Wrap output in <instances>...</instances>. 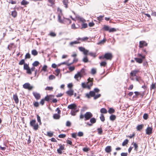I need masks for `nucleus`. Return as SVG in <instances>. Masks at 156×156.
I'll list each match as a JSON object with an SVG mask.
<instances>
[{"instance_id": "obj_4", "label": "nucleus", "mask_w": 156, "mask_h": 156, "mask_svg": "<svg viewBox=\"0 0 156 156\" xmlns=\"http://www.w3.org/2000/svg\"><path fill=\"white\" fill-rule=\"evenodd\" d=\"M58 21L60 23L62 24L65 23V22H66V21H69L68 24L71 23V21L69 19L64 18L63 19H61V16L59 14H58Z\"/></svg>"}, {"instance_id": "obj_7", "label": "nucleus", "mask_w": 156, "mask_h": 156, "mask_svg": "<svg viewBox=\"0 0 156 156\" xmlns=\"http://www.w3.org/2000/svg\"><path fill=\"white\" fill-rule=\"evenodd\" d=\"M23 87L25 89L29 90H31L33 88L32 86H31L30 84L29 83H26L23 85Z\"/></svg>"}, {"instance_id": "obj_5", "label": "nucleus", "mask_w": 156, "mask_h": 156, "mask_svg": "<svg viewBox=\"0 0 156 156\" xmlns=\"http://www.w3.org/2000/svg\"><path fill=\"white\" fill-rule=\"evenodd\" d=\"M102 29L106 31H108L110 33L115 32L117 31V30L115 28H110L108 26L105 25H104Z\"/></svg>"}, {"instance_id": "obj_26", "label": "nucleus", "mask_w": 156, "mask_h": 156, "mask_svg": "<svg viewBox=\"0 0 156 156\" xmlns=\"http://www.w3.org/2000/svg\"><path fill=\"white\" fill-rule=\"evenodd\" d=\"M29 2L26 1L25 0H23L21 2V4L22 5H26L28 4Z\"/></svg>"}, {"instance_id": "obj_30", "label": "nucleus", "mask_w": 156, "mask_h": 156, "mask_svg": "<svg viewBox=\"0 0 156 156\" xmlns=\"http://www.w3.org/2000/svg\"><path fill=\"white\" fill-rule=\"evenodd\" d=\"M31 54L34 56H36L37 55L38 52L36 50L34 49L32 51Z\"/></svg>"}, {"instance_id": "obj_34", "label": "nucleus", "mask_w": 156, "mask_h": 156, "mask_svg": "<svg viewBox=\"0 0 156 156\" xmlns=\"http://www.w3.org/2000/svg\"><path fill=\"white\" fill-rule=\"evenodd\" d=\"M96 73V68H93L91 69V73L92 75H94Z\"/></svg>"}, {"instance_id": "obj_61", "label": "nucleus", "mask_w": 156, "mask_h": 156, "mask_svg": "<svg viewBox=\"0 0 156 156\" xmlns=\"http://www.w3.org/2000/svg\"><path fill=\"white\" fill-rule=\"evenodd\" d=\"M83 52L85 55H88V53L89 52V51L88 50L85 49Z\"/></svg>"}, {"instance_id": "obj_38", "label": "nucleus", "mask_w": 156, "mask_h": 156, "mask_svg": "<svg viewBox=\"0 0 156 156\" xmlns=\"http://www.w3.org/2000/svg\"><path fill=\"white\" fill-rule=\"evenodd\" d=\"M80 43L79 42L77 41H75L73 42H71L70 43V45L71 46H73L74 44H76Z\"/></svg>"}, {"instance_id": "obj_63", "label": "nucleus", "mask_w": 156, "mask_h": 156, "mask_svg": "<svg viewBox=\"0 0 156 156\" xmlns=\"http://www.w3.org/2000/svg\"><path fill=\"white\" fill-rule=\"evenodd\" d=\"M138 55L139 57L141 58L142 59H144L145 58V56L144 55H142L141 54H138Z\"/></svg>"}, {"instance_id": "obj_56", "label": "nucleus", "mask_w": 156, "mask_h": 156, "mask_svg": "<svg viewBox=\"0 0 156 156\" xmlns=\"http://www.w3.org/2000/svg\"><path fill=\"white\" fill-rule=\"evenodd\" d=\"M53 89V87H47L45 88L46 90H52Z\"/></svg>"}, {"instance_id": "obj_3", "label": "nucleus", "mask_w": 156, "mask_h": 156, "mask_svg": "<svg viewBox=\"0 0 156 156\" xmlns=\"http://www.w3.org/2000/svg\"><path fill=\"white\" fill-rule=\"evenodd\" d=\"M30 126L32 127L35 131L37 130L39 127V125L35 119H32L31 120L30 122Z\"/></svg>"}, {"instance_id": "obj_39", "label": "nucleus", "mask_w": 156, "mask_h": 156, "mask_svg": "<svg viewBox=\"0 0 156 156\" xmlns=\"http://www.w3.org/2000/svg\"><path fill=\"white\" fill-rule=\"evenodd\" d=\"M115 110L114 109L112 108H110L109 109V110H108V112L110 114H112L114 112H115Z\"/></svg>"}, {"instance_id": "obj_9", "label": "nucleus", "mask_w": 156, "mask_h": 156, "mask_svg": "<svg viewBox=\"0 0 156 156\" xmlns=\"http://www.w3.org/2000/svg\"><path fill=\"white\" fill-rule=\"evenodd\" d=\"M90 123L89 122H87L86 124L89 126H92V124L95 123L96 122V119L94 118H91L90 119Z\"/></svg>"}, {"instance_id": "obj_51", "label": "nucleus", "mask_w": 156, "mask_h": 156, "mask_svg": "<svg viewBox=\"0 0 156 156\" xmlns=\"http://www.w3.org/2000/svg\"><path fill=\"white\" fill-rule=\"evenodd\" d=\"M85 70L84 68H82L81 69L80 71L78 72V73H79L80 74L83 75V73H84Z\"/></svg>"}, {"instance_id": "obj_13", "label": "nucleus", "mask_w": 156, "mask_h": 156, "mask_svg": "<svg viewBox=\"0 0 156 156\" xmlns=\"http://www.w3.org/2000/svg\"><path fill=\"white\" fill-rule=\"evenodd\" d=\"M139 72V70L138 69H136L131 71L130 73V75L131 76H135L136 77L137 76L136 74Z\"/></svg>"}, {"instance_id": "obj_21", "label": "nucleus", "mask_w": 156, "mask_h": 156, "mask_svg": "<svg viewBox=\"0 0 156 156\" xmlns=\"http://www.w3.org/2000/svg\"><path fill=\"white\" fill-rule=\"evenodd\" d=\"M13 99L15 101L16 103L17 104L19 102V99L16 94H14L13 95Z\"/></svg>"}, {"instance_id": "obj_16", "label": "nucleus", "mask_w": 156, "mask_h": 156, "mask_svg": "<svg viewBox=\"0 0 156 156\" xmlns=\"http://www.w3.org/2000/svg\"><path fill=\"white\" fill-rule=\"evenodd\" d=\"M152 129L151 127H148L146 129V133L148 135H150L152 133Z\"/></svg>"}, {"instance_id": "obj_58", "label": "nucleus", "mask_w": 156, "mask_h": 156, "mask_svg": "<svg viewBox=\"0 0 156 156\" xmlns=\"http://www.w3.org/2000/svg\"><path fill=\"white\" fill-rule=\"evenodd\" d=\"M90 150V149L87 147H84L83 149V150L84 152H87Z\"/></svg>"}, {"instance_id": "obj_20", "label": "nucleus", "mask_w": 156, "mask_h": 156, "mask_svg": "<svg viewBox=\"0 0 156 156\" xmlns=\"http://www.w3.org/2000/svg\"><path fill=\"white\" fill-rule=\"evenodd\" d=\"M74 91L73 90L70 89L66 92V93L69 96H71L73 95Z\"/></svg>"}, {"instance_id": "obj_23", "label": "nucleus", "mask_w": 156, "mask_h": 156, "mask_svg": "<svg viewBox=\"0 0 156 156\" xmlns=\"http://www.w3.org/2000/svg\"><path fill=\"white\" fill-rule=\"evenodd\" d=\"M144 125L143 124L138 125L136 127V129L138 131H140V130L143 128Z\"/></svg>"}, {"instance_id": "obj_46", "label": "nucleus", "mask_w": 156, "mask_h": 156, "mask_svg": "<svg viewBox=\"0 0 156 156\" xmlns=\"http://www.w3.org/2000/svg\"><path fill=\"white\" fill-rule=\"evenodd\" d=\"M97 130L98 131V133L99 134H101L103 132L102 130V129L101 128H98L97 129Z\"/></svg>"}, {"instance_id": "obj_57", "label": "nucleus", "mask_w": 156, "mask_h": 156, "mask_svg": "<svg viewBox=\"0 0 156 156\" xmlns=\"http://www.w3.org/2000/svg\"><path fill=\"white\" fill-rule=\"evenodd\" d=\"M107 64L106 62L105 61H103L101 62L100 63V65L101 66H105Z\"/></svg>"}, {"instance_id": "obj_24", "label": "nucleus", "mask_w": 156, "mask_h": 156, "mask_svg": "<svg viewBox=\"0 0 156 156\" xmlns=\"http://www.w3.org/2000/svg\"><path fill=\"white\" fill-rule=\"evenodd\" d=\"M53 117L54 119H59L60 117V116L58 114H55L53 115Z\"/></svg>"}, {"instance_id": "obj_37", "label": "nucleus", "mask_w": 156, "mask_h": 156, "mask_svg": "<svg viewBox=\"0 0 156 156\" xmlns=\"http://www.w3.org/2000/svg\"><path fill=\"white\" fill-rule=\"evenodd\" d=\"M88 55L91 56L95 58L96 57V53L92 52H89Z\"/></svg>"}, {"instance_id": "obj_12", "label": "nucleus", "mask_w": 156, "mask_h": 156, "mask_svg": "<svg viewBox=\"0 0 156 156\" xmlns=\"http://www.w3.org/2000/svg\"><path fill=\"white\" fill-rule=\"evenodd\" d=\"M93 78H90V77L87 79L88 82L87 83V86H89L90 89V87H91L93 84Z\"/></svg>"}, {"instance_id": "obj_53", "label": "nucleus", "mask_w": 156, "mask_h": 156, "mask_svg": "<svg viewBox=\"0 0 156 156\" xmlns=\"http://www.w3.org/2000/svg\"><path fill=\"white\" fill-rule=\"evenodd\" d=\"M63 3L64 5L65 6V7L67 8L68 5L67 0H63Z\"/></svg>"}, {"instance_id": "obj_35", "label": "nucleus", "mask_w": 156, "mask_h": 156, "mask_svg": "<svg viewBox=\"0 0 156 156\" xmlns=\"http://www.w3.org/2000/svg\"><path fill=\"white\" fill-rule=\"evenodd\" d=\"M40 63L38 61H35L32 64L33 66H37L39 65Z\"/></svg>"}, {"instance_id": "obj_28", "label": "nucleus", "mask_w": 156, "mask_h": 156, "mask_svg": "<svg viewBox=\"0 0 156 156\" xmlns=\"http://www.w3.org/2000/svg\"><path fill=\"white\" fill-rule=\"evenodd\" d=\"M82 86L83 88H87L88 89H90V87L89 86H87V84H86L85 83H82Z\"/></svg>"}, {"instance_id": "obj_29", "label": "nucleus", "mask_w": 156, "mask_h": 156, "mask_svg": "<svg viewBox=\"0 0 156 156\" xmlns=\"http://www.w3.org/2000/svg\"><path fill=\"white\" fill-rule=\"evenodd\" d=\"M106 41V40L105 38H104L103 39L97 43V44L101 45V44H103L105 43Z\"/></svg>"}, {"instance_id": "obj_36", "label": "nucleus", "mask_w": 156, "mask_h": 156, "mask_svg": "<svg viewBox=\"0 0 156 156\" xmlns=\"http://www.w3.org/2000/svg\"><path fill=\"white\" fill-rule=\"evenodd\" d=\"M116 116L114 115H111L110 117V119L111 120L113 121L116 119Z\"/></svg>"}, {"instance_id": "obj_41", "label": "nucleus", "mask_w": 156, "mask_h": 156, "mask_svg": "<svg viewBox=\"0 0 156 156\" xmlns=\"http://www.w3.org/2000/svg\"><path fill=\"white\" fill-rule=\"evenodd\" d=\"M100 118L101 121L102 122H104L105 120V118L104 115L102 114H101Z\"/></svg>"}, {"instance_id": "obj_40", "label": "nucleus", "mask_w": 156, "mask_h": 156, "mask_svg": "<svg viewBox=\"0 0 156 156\" xmlns=\"http://www.w3.org/2000/svg\"><path fill=\"white\" fill-rule=\"evenodd\" d=\"M25 64H27L25 63V60L23 59L21 60L19 62V64L20 65H24Z\"/></svg>"}, {"instance_id": "obj_32", "label": "nucleus", "mask_w": 156, "mask_h": 156, "mask_svg": "<svg viewBox=\"0 0 156 156\" xmlns=\"http://www.w3.org/2000/svg\"><path fill=\"white\" fill-rule=\"evenodd\" d=\"M60 72V69H57L55 71L54 74H55L56 76H58Z\"/></svg>"}, {"instance_id": "obj_22", "label": "nucleus", "mask_w": 156, "mask_h": 156, "mask_svg": "<svg viewBox=\"0 0 156 156\" xmlns=\"http://www.w3.org/2000/svg\"><path fill=\"white\" fill-rule=\"evenodd\" d=\"M134 59L137 62L139 63H141L143 62V59L141 58H135Z\"/></svg>"}, {"instance_id": "obj_50", "label": "nucleus", "mask_w": 156, "mask_h": 156, "mask_svg": "<svg viewBox=\"0 0 156 156\" xmlns=\"http://www.w3.org/2000/svg\"><path fill=\"white\" fill-rule=\"evenodd\" d=\"M71 113L72 115L73 116H75L76 115V112L75 111V109L72 110L71 111Z\"/></svg>"}, {"instance_id": "obj_25", "label": "nucleus", "mask_w": 156, "mask_h": 156, "mask_svg": "<svg viewBox=\"0 0 156 156\" xmlns=\"http://www.w3.org/2000/svg\"><path fill=\"white\" fill-rule=\"evenodd\" d=\"M17 14V12L16 10H14L12 12L11 15L14 18L16 17Z\"/></svg>"}, {"instance_id": "obj_43", "label": "nucleus", "mask_w": 156, "mask_h": 156, "mask_svg": "<svg viewBox=\"0 0 156 156\" xmlns=\"http://www.w3.org/2000/svg\"><path fill=\"white\" fill-rule=\"evenodd\" d=\"M31 58V56L30 54L29 53H27L26 54L25 56V59H30Z\"/></svg>"}, {"instance_id": "obj_62", "label": "nucleus", "mask_w": 156, "mask_h": 156, "mask_svg": "<svg viewBox=\"0 0 156 156\" xmlns=\"http://www.w3.org/2000/svg\"><path fill=\"white\" fill-rule=\"evenodd\" d=\"M47 66L44 65L43 66V67L42 70L44 72H45L47 70Z\"/></svg>"}, {"instance_id": "obj_59", "label": "nucleus", "mask_w": 156, "mask_h": 156, "mask_svg": "<svg viewBox=\"0 0 156 156\" xmlns=\"http://www.w3.org/2000/svg\"><path fill=\"white\" fill-rule=\"evenodd\" d=\"M77 135L79 137L82 136L83 135V133L82 132H79L78 133Z\"/></svg>"}, {"instance_id": "obj_48", "label": "nucleus", "mask_w": 156, "mask_h": 156, "mask_svg": "<svg viewBox=\"0 0 156 156\" xmlns=\"http://www.w3.org/2000/svg\"><path fill=\"white\" fill-rule=\"evenodd\" d=\"M83 61L84 62H87L88 61V59L86 56H85L83 59Z\"/></svg>"}, {"instance_id": "obj_52", "label": "nucleus", "mask_w": 156, "mask_h": 156, "mask_svg": "<svg viewBox=\"0 0 156 156\" xmlns=\"http://www.w3.org/2000/svg\"><path fill=\"white\" fill-rule=\"evenodd\" d=\"M148 115L147 113H144L143 115V118L145 120L147 119L148 118Z\"/></svg>"}, {"instance_id": "obj_60", "label": "nucleus", "mask_w": 156, "mask_h": 156, "mask_svg": "<svg viewBox=\"0 0 156 156\" xmlns=\"http://www.w3.org/2000/svg\"><path fill=\"white\" fill-rule=\"evenodd\" d=\"M58 136L60 138H64L66 137V135L65 134H61L59 135Z\"/></svg>"}, {"instance_id": "obj_42", "label": "nucleus", "mask_w": 156, "mask_h": 156, "mask_svg": "<svg viewBox=\"0 0 156 156\" xmlns=\"http://www.w3.org/2000/svg\"><path fill=\"white\" fill-rule=\"evenodd\" d=\"M129 142V140L128 139H126L122 143V145L123 146H125Z\"/></svg>"}, {"instance_id": "obj_44", "label": "nucleus", "mask_w": 156, "mask_h": 156, "mask_svg": "<svg viewBox=\"0 0 156 156\" xmlns=\"http://www.w3.org/2000/svg\"><path fill=\"white\" fill-rule=\"evenodd\" d=\"M87 27V24L86 23H83L82 24V27L81 29L86 28Z\"/></svg>"}, {"instance_id": "obj_33", "label": "nucleus", "mask_w": 156, "mask_h": 156, "mask_svg": "<svg viewBox=\"0 0 156 156\" xmlns=\"http://www.w3.org/2000/svg\"><path fill=\"white\" fill-rule=\"evenodd\" d=\"M156 88V85L155 83H153L151 85L150 87V90L154 89Z\"/></svg>"}, {"instance_id": "obj_27", "label": "nucleus", "mask_w": 156, "mask_h": 156, "mask_svg": "<svg viewBox=\"0 0 156 156\" xmlns=\"http://www.w3.org/2000/svg\"><path fill=\"white\" fill-rule=\"evenodd\" d=\"M100 112L102 113L106 114L107 112V111L105 108H102L101 109Z\"/></svg>"}, {"instance_id": "obj_10", "label": "nucleus", "mask_w": 156, "mask_h": 156, "mask_svg": "<svg viewBox=\"0 0 156 156\" xmlns=\"http://www.w3.org/2000/svg\"><path fill=\"white\" fill-rule=\"evenodd\" d=\"M147 44L144 41H140L139 42V47L140 48H143L144 46H147Z\"/></svg>"}, {"instance_id": "obj_15", "label": "nucleus", "mask_w": 156, "mask_h": 156, "mask_svg": "<svg viewBox=\"0 0 156 156\" xmlns=\"http://www.w3.org/2000/svg\"><path fill=\"white\" fill-rule=\"evenodd\" d=\"M79 73L77 72V73L74 76V78L77 80L79 81L80 80L81 78L82 77V75L80 74Z\"/></svg>"}, {"instance_id": "obj_6", "label": "nucleus", "mask_w": 156, "mask_h": 156, "mask_svg": "<svg viewBox=\"0 0 156 156\" xmlns=\"http://www.w3.org/2000/svg\"><path fill=\"white\" fill-rule=\"evenodd\" d=\"M113 55L111 53H106L104 55L105 59L106 60H111L113 58Z\"/></svg>"}, {"instance_id": "obj_19", "label": "nucleus", "mask_w": 156, "mask_h": 156, "mask_svg": "<svg viewBox=\"0 0 156 156\" xmlns=\"http://www.w3.org/2000/svg\"><path fill=\"white\" fill-rule=\"evenodd\" d=\"M105 151L106 153H110L112 151L111 146H109L106 147L105 149Z\"/></svg>"}, {"instance_id": "obj_18", "label": "nucleus", "mask_w": 156, "mask_h": 156, "mask_svg": "<svg viewBox=\"0 0 156 156\" xmlns=\"http://www.w3.org/2000/svg\"><path fill=\"white\" fill-rule=\"evenodd\" d=\"M54 97V96L52 95H47L44 98V99L45 101H49L50 100H51V97Z\"/></svg>"}, {"instance_id": "obj_64", "label": "nucleus", "mask_w": 156, "mask_h": 156, "mask_svg": "<svg viewBox=\"0 0 156 156\" xmlns=\"http://www.w3.org/2000/svg\"><path fill=\"white\" fill-rule=\"evenodd\" d=\"M69 69L70 71H72L75 69V68L74 66H70Z\"/></svg>"}, {"instance_id": "obj_49", "label": "nucleus", "mask_w": 156, "mask_h": 156, "mask_svg": "<svg viewBox=\"0 0 156 156\" xmlns=\"http://www.w3.org/2000/svg\"><path fill=\"white\" fill-rule=\"evenodd\" d=\"M136 80L137 81H138L139 82H140V81H142V80L141 79V78L140 76H136Z\"/></svg>"}, {"instance_id": "obj_17", "label": "nucleus", "mask_w": 156, "mask_h": 156, "mask_svg": "<svg viewBox=\"0 0 156 156\" xmlns=\"http://www.w3.org/2000/svg\"><path fill=\"white\" fill-rule=\"evenodd\" d=\"M33 94L35 98L37 100H38L40 99L41 95L40 94L36 92H33Z\"/></svg>"}, {"instance_id": "obj_8", "label": "nucleus", "mask_w": 156, "mask_h": 156, "mask_svg": "<svg viewBox=\"0 0 156 156\" xmlns=\"http://www.w3.org/2000/svg\"><path fill=\"white\" fill-rule=\"evenodd\" d=\"M59 148L57 150L58 153L60 154H61L62 153V151L63 150L65 149L64 144L61 145V144H59Z\"/></svg>"}, {"instance_id": "obj_14", "label": "nucleus", "mask_w": 156, "mask_h": 156, "mask_svg": "<svg viewBox=\"0 0 156 156\" xmlns=\"http://www.w3.org/2000/svg\"><path fill=\"white\" fill-rule=\"evenodd\" d=\"M68 108L69 109L74 110L76 109L77 106L75 104H72L68 106Z\"/></svg>"}, {"instance_id": "obj_47", "label": "nucleus", "mask_w": 156, "mask_h": 156, "mask_svg": "<svg viewBox=\"0 0 156 156\" xmlns=\"http://www.w3.org/2000/svg\"><path fill=\"white\" fill-rule=\"evenodd\" d=\"M47 135L50 137H51L53 135V133L51 132H47Z\"/></svg>"}, {"instance_id": "obj_11", "label": "nucleus", "mask_w": 156, "mask_h": 156, "mask_svg": "<svg viewBox=\"0 0 156 156\" xmlns=\"http://www.w3.org/2000/svg\"><path fill=\"white\" fill-rule=\"evenodd\" d=\"M95 94V92L93 91H90L89 93H87L86 96L88 98H90V97H94Z\"/></svg>"}, {"instance_id": "obj_31", "label": "nucleus", "mask_w": 156, "mask_h": 156, "mask_svg": "<svg viewBox=\"0 0 156 156\" xmlns=\"http://www.w3.org/2000/svg\"><path fill=\"white\" fill-rule=\"evenodd\" d=\"M37 120L38 122L39 123V124L41 125V120L40 117L38 115H37Z\"/></svg>"}, {"instance_id": "obj_54", "label": "nucleus", "mask_w": 156, "mask_h": 156, "mask_svg": "<svg viewBox=\"0 0 156 156\" xmlns=\"http://www.w3.org/2000/svg\"><path fill=\"white\" fill-rule=\"evenodd\" d=\"M55 77L53 75H50L49 76V78L50 80H52L55 79Z\"/></svg>"}, {"instance_id": "obj_55", "label": "nucleus", "mask_w": 156, "mask_h": 156, "mask_svg": "<svg viewBox=\"0 0 156 156\" xmlns=\"http://www.w3.org/2000/svg\"><path fill=\"white\" fill-rule=\"evenodd\" d=\"M101 96V94H99L96 95H95V96L94 97V99L95 100H96L98 98L100 97Z\"/></svg>"}, {"instance_id": "obj_2", "label": "nucleus", "mask_w": 156, "mask_h": 156, "mask_svg": "<svg viewBox=\"0 0 156 156\" xmlns=\"http://www.w3.org/2000/svg\"><path fill=\"white\" fill-rule=\"evenodd\" d=\"M35 68L34 66L30 68L28 64H25L23 66V69L27 71L26 73L29 74H32V71L35 70Z\"/></svg>"}, {"instance_id": "obj_45", "label": "nucleus", "mask_w": 156, "mask_h": 156, "mask_svg": "<svg viewBox=\"0 0 156 156\" xmlns=\"http://www.w3.org/2000/svg\"><path fill=\"white\" fill-rule=\"evenodd\" d=\"M133 144V146L135 148V150L137 151L138 148V146L137 144L135 143H134L133 142L132 143V144Z\"/></svg>"}, {"instance_id": "obj_1", "label": "nucleus", "mask_w": 156, "mask_h": 156, "mask_svg": "<svg viewBox=\"0 0 156 156\" xmlns=\"http://www.w3.org/2000/svg\"><path fill=\"white\" fill-rule=\"evenodd\" d=\"M92 114L90 112H86L84 115H83L82 113H81L80 116V119H82L84 118V120L86 121L90 119L93 117Z\"/></svg>"}]
</instances>
